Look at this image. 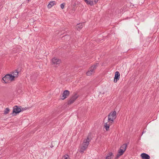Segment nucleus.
Returning <instances> with one entry per match:
<instances>
[{
	"mask_svg": "<svg viewBox=\"0 0 159 159\" xmlns=\"http://www.w3.org/2000/svg\"><path fill=\"white\" fill-rule=\"evenodd\" d=\"M120 78V74L118 71H116L115 73V77L114 78V82L116 83L119 80Z\"/></svg>",
	"mask_w": 159,
	"mask_h": 159,
	"instance_id": "7",
	"label": "nucleus"
},
{
	"mask_svg": "<svg viewBox=\"0 0 159 159\" xmlns=\"http://www.w3.org/2000/svg\"><path fill=\"white\" fill-rule=\"evenodd\" d=\"M62 159H69V156L67 155H65L62 157Z\"/></svg>",
	"mask_w": 159,
	"mask_h": 159,
	"instance_id": "20",
	"label": "nucleus"
},
{
	"mask_svg": "<svg viewBox=\"0 0 159 159\" xmlns=\"http://www.w3.org/2000/svg\"><path fill=\"white\" fill-rule=\"evenodd\" d=\"M111 124H111L110 122H109L108 124V122L105 123L104 125V127L105 128L107 131H108L109 130L110 126Z\"/></svg>",
	"mask_w": 159,
	"mask_h": 159,
	"instance_id": "14",
	"label": "nucleus"
},
{
	"mask_svg": "<svg viewBox=\"0 0 159 159\" xmlns=\"http://www.w3.org/2000/svg\"><path fill=\"white\" fill-rule=\"evenodd\" d=\"M107 117H106L105 118V119H106Z\"/></svg>",
	"mask_w": 159,
	"mask_h": 159,
	"instance_id": "28",
	"label": "nucleus"
},
{
	"mask_svg": "<svg viewBox=\"0 0 159 159\" xmlns=\"http://www.w3.org/2000/svg\"><path fill=\"white\" fill-rule=\"evenodd\" d=\"M142 159H150V157L148 154L143 153H142L140 155Z\"/></svg>",
	"mask_w": 159,
	"mask_h": 159,
	"instance_id": "9",
	"label": "nucleus"
},
{
	"mask_svg": "<svg viewBox=\"0 0 159 159\" xmlns=\"http://www.w3.org/2000/svg\"><path fill=\"white\" fill-rule=\"evenodd\" d=\"M89 141L90 139L89 137H88L86 139H84V140L83 145H85L86 146L88 147V145H89Z\"/></svg>",
	"mask_w": 159,
	"mask_h": 159,
	"instance_id": "10",
	"label": "nucleus"
},
{
	"mask_svg": "<svg viewBox=\"0 0 159 159\" xmlns=\"http://www.w3.org/2000/svg\"><path fill=\"white\" fill-rule=\"evenodd\" d=\"M52 62L53 64L57 65L61 62V60L58 59L56 57L53 58L52 59Z\"/></svg>",
	"mask_w": 159,
	"mask_h": 159,
	"instance_id": "8",
	"label": "nucleus"
},
{
	"mask_svg": "<svg viewBox=\"0 0 159 159\" xmlns=\"http://www.w3.org/2000/svg\"><path fill=\"white\" fill-rule=\"evenodd\" d=\"M22 110H24V108H22Z\"/></svg>",
	"mask_w": 159,
	"mask_h": 159,
	"instance_id": "27",
	"label": "nucleus"
},
{
	"mask_svg": "<svg viewBox=\"0 0 159 159\" xmlns=\"http://www.w3.org/2000/svg\"><path fill=\"white\" fill-rule=\"evenodd\" d=\"M70 95V92L68 90H65L62 94V96L61 98L62 100H64L66 98H67Z\"/></svg>",
	"mask_w": 159,
	"mask_h": 159,
	"instance_id": "6",
	"label": "nucleus"
},
{
	"mask_svg": "<svg viewBox=\"0 0 159 159\" xmlns=\"http://www.w3.org/2000/svg\"><path fill=\"white\" fill-rule=\"evenodd\" d=\"M56 4V2L55 1H51L48 4V8H51L52 6Z\"/></svg>",
	"mask_w": 159,
	"mask_h": 159,
	"instance_id": "15",
	"label": "nucleus"
},
{
	"mask_svg": "<svg viewBox=\"0 0 159 159\" xmlns=\"http://www.w3.org/2000/svg\"><path fill=\"white\" fill-rule=\"evenodd\" d=\"M22 110H24V108H22Z\"/></svg>",
	"mask_w": 159,
	"mask_h": 159,
	"instance_id": "26",
	"label": "nucleus"
},
{
	"mask_svg": "<svg viewBox=\"0 0 159 159\" xmlns=\"http://www.w3.org/2000/svg\"><path fill=\"white\" fill-rule=\"evenodd\" d=\"M9 111L10 109L8 108L7 107L4 110V114H8Z\"/></svg>",
	"mask_w": 159,
	"mask_h": 159,
	"instance_id": "19",
	"label": "nucleus"
},
{
	"mask_svg": "<svg viewBox=\"0 0 159 159\" xmlns=\"http://www.w3.org/2000/svg\"><path fill=\"white\" fill-rule=\"evenodd\" d=\"M98 64L96 63L94 65L91 66L89 69V70L86 72V75L87 76H90L93 73H94V70L96 69L98 66Z\"/></svg>",
	"mask_w": 159,
	"mask_h": 159,
	"instance_id": "3",
	"label": "nucleus"
},
{
	"mask_svg": "<svg viewBox=\"0 0 159 159\" xmlns=\"http://www.w3.org/2000/svg\"><path fill=\"white\" fill-rule=\"evenodd\" d=\"M128 145V144L127 143H125L123 144L120 147V149H122L126 150V149L127 146Z\"/></svg>",
	"mask_w": 159,
	"mask_h": 159,
	"instance_id": "16",
	"label": "nucleus"
},
{
	"mask_svg": "<svg viewBox=\"0 0 159 159\" xmlns=\"http://www.w3.org/2000/svg\"><path fill=\"white\" fill-rule=\"evenodd\" d=\"M21 111V109L17 106H15L13 108L12 114L13 116L16 115V114H18Z\"/></svg>",
	"mask_w": 159,
	"mask_h": 159,
	"instance_id": "4",
	"label": "nucleus"
},
{
	"mask_svg": "<svg viewBox=\"0 0 159 159\" xmlns=\"http://www.w3.org/2000/svg\"><path fill=\"white\" fill-rule=\"evenodd\" d=\"M116 112L115 111L110 112L108 116V122L112 124L116 119Z\"/></svg>",
	"mask_w": 159,
	"mask_h": 159,
	"instance_id": "1",
	"label": "nucleus"
},
{
	"mask_svg": "<svg viewBox=\"0 0 159 159\" xmlns=\"http://www.w3.org/2000/svg\"><path fill=\"white\" fill-rule=\"evenodd\" d=\"M84 24L82 23H80L77 24L76 26V28L78 30H80L83 27Z\"/></svg>",
	"mask_w": 159,
	"mask_h": 159,
	"instance_id": "12",
	"label": "nucleus"
},
{
	"mask_svg": "<svg viewBox=\"0 0 159 159\" xmlns=\"http://www.w3.org/2000/svg\"><path fill=\"white\" fill-rule=\"evenodd\" d=\"M98 0H94V2L95 3H95H96L97 2H98Z\"/></svg>",
	"mask_w": 159,
	"mask_h": 159,
	"instance_id": "25",
	"label": "nucleus"
},
{
	"mask_svg": "<svg viewBox=\"0 0 159 159\" xmlns=\"http://www.w3.org/2000/svg\"><path fill=\"white\" fill-rule=\"evenodd\" d=\"M88 5H90L91 6H93L94 5V3L93 1H90Z\"/></svg>",
	"mask_w": 159,
	"mask_h": 159,
	"instance_id": "21",
	"label": "nucleus"
},
{
	"mask_svg": "<svg viewBox=\"0 0 159 159\" xmlns=\"http://www.w3.org/2000/svg\"><path fill=\"white\" fill-rule=\"evenodd\" d=\"M65 4V3H63L61 4L60 7L62 9H63L64 8Z\"/></svg>",
	"mask_w": 159,
	"mask_h": 159,
	"instance_id": "22",
	"label": "nucleus"
},
{
	"mask_svg": "<svg viewBox=\"0 0 159 159\" xmlns=\"http://www.w3.org/2000/svg\"><path fill=\"white\" fill-rule=\"evenodd\" d=\"M87 147L84 145L81 147L80 152V153H83L84 151L86 149Z\"/></svg>",
	"mask_w": 159,
	"mask_h": 159,
	"instance_id": "13",
	"label": "nucleus"
},
{
	"mask_svg": "<svg viewBox=\"0 0 159 159\" xmlns=\"http://www.w3.org/2000/svg\"><path fill=\"white\" fill-rule=\"evenodd\" d=\"M113 156V154L112 152H109L106 157L105 159H112Z\"/></svg>",
	"mask_w": 159,
	"mask_h": 159,
	"instance_id": "11",
	"label": "nucleus"
},
{
	"mask_svg": "<svg viewBox=\"0 0 159 159\" xmlns=\"http://www.w3.org/2000/svg\"><path fill=\"white\" fill-rule=\"evenodd\" d=\"M78 96L76 93L72 95L70 99L68 101L67 104L68 105H70L73 103L75 100L77 98Z\"/></svg>",
	"mask_w": 159,
	"mask_h": 159,
	"instance_id": "5",
	"label": "nucleus"
},
{
	"mask_svg": "<svg viewBox=\"0 0 159 159\" xmlns=\"http://www.w3.org/2000/svg\"><path fill=\"white\" fill-rule=\"evenodd\" d=\"M121 155H120V154L118 153L117 154V155H116V157H115V159H117L120 156H121Z\"/></svg>",
	"mask_w": 159,
	"mask_h": 159,
	"instance_id": "23",
	"label": "nucleus"
},
{
	"mask_svg": "<svg viewBox=\"0 0 159 159\" xmlns=\"http://www.w3.org/2000/svg\"><path fill=\"white\" fill-rule=\"evenodd\" d=\"M13 76H14V78L15 77H17L18 76V72L17 70H16L15 72H13Z\"/></svg>",
	"mask_w": 159,
	"mask_h": 159,
	"instance_id": "18",
	"label": "nucleus"
},
{
	"mask_svg": "<svg viewBox=\"0 0 159 159\" xmlns=\"http://www.w3.org/2000/svg\"><path fill=\"white\" fill-rule=\"evenodd\" d=\"M14 79V76L10 74H8L5 75L2 78V82L5 83H7L9 81L13 80Z\"/></svg>",
	"mask_w": 159,
	"mask_h": 159,
	"instance_id": "2",
	"label": "nucleus"
},
{
	"mask_svg": "<svg viewBox=\"0 0 159 159\" xmlns=\"http://www.w3.org/2000/svg\"><path fill=\"white\" fill-rule=\"evenodd\" d=\"M84 1H85V0H84Z\"/></svg>",
	"mask_w": 159,
	"mask_h": 159,
	"instance_id": "29",
	"label": "nucleus"
},
{
	"mask_svg": "<svg viewBox=\"0 0 159 159\" xmlns=\"http://www.w3.org/2000/svg\"><path fill=\"white\" fill-rule=\"evenodd\" d=\"M90 0H85V2L87 4H88Z\"/></svg>",
	"mask_w": 159,
	"mask_h": 159,
	"instance_id": "24",
	"label": "nucleus"
},
{
	"mask_svg": "<svg viewBox=\"0 0 159 159\" xmlns=\"http://www.w3.org/2000/svg\"><path fill=\"white\" fill-rule=\"evenodd\" d=\"M125 151V150H124L120 148L118 150V153L122 155L123 154Z\"/></svg>",
	"mask_w": 159,
	"mask_h": 159,
	"instance_id": "17",
	"label": "nucleus"
}]
</instances>
